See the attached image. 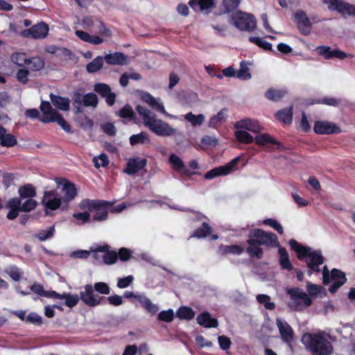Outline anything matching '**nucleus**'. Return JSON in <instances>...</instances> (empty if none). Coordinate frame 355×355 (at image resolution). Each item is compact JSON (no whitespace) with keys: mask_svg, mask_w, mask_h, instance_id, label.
<instances>
[{"mask_svg":"<svg viewBox=\"0 0 355 355\" xmlns=\"http://www.w3.org/2000/svg\"><path fill=\"white\" fill-rule=\"evenodd\" d=\"M93 162L96 168L106 167L109 164V159L106 154L102 153L98 157H94L93 158Z\"/></svg>","mask_w":355,"mask_h":355,"instance_id":"obj_51","label":"nucleus"},{"mask_svg":"<svg viewBox=\"0 0 355 355\" xmlns=\"http://www.w3.org/2000/svg\"><path fill=\"white\" fill-rule=\"evenodd\" d=\"M112 205V202L103 200L84 199L79 203V207L82 210L95 211L96 212L92 218L93 220L104 221L107 219L108 209Z\"/></svg>","mask_w":355,"mask_h":355,"instance_id":"obj_7","label":"nucleus"},{"mask_svg":"<svg viewBox=\"0 0 355 355\" xmlns=\"http://www.w3.org/2000/svg\"><path fill=\"white\" fill-rule=\"evenodd\" d=\"M129 141L130 145L134 146L138 144H148L150 143V139L146 132L142 131L139 134L131 135Z\"/></svg>","mask_w":355,"mask_h":355,"instance_id":"obj_33","label":"nucleus"},{"mask_svg":"<svg viewBox=\"0 0 355 355\" xmlns=\"http://www.w3.org/2000/svg\"><path fill=\"white\" fill-rule=\"evenodd\" d=\"M26 321L37 326L42 324V317L35 312L30 313L26 317Z\"/></svg>","mask_w":355,"mask_h":355,"instance_id":"obj_59","label":"nucleus"},{"mask_svg":"<svg viewBox=\"0 0 355 355\" xmlns=\"http://www.w3.org/2000/svg\"><path fill=\"white\" fill-rule=\"evenodd\" d=\"M104 58L103 56H97L86 66V70L88 73H95L100 70L103 65Z\"/></svg>","mask_w":355,"mask_h":355,"instance_id":"obj_36","label":"nucleus"},{"mask_svg":"<svg viewBox=\"0 0 355 355\" xmlns=\"http://www.w3.org/2000/svg\"><path fill=\"white\" fill-rule=\"evenodd\" d=\"M236 77L241 80H248L251 78L249 69L247 67H243V62L241 64V69L236 72Z\"/></svg>","mask_w":355,"mask_h":355,"instance_id":"obj_61","label":"nucleus"},{"mask_svg":"<svg viewBox=\"0 0 355 355\" xmlns=\"http://www.w3.org/2000/svg\"><path fill=\"white\" fill-rule=\"evenodd\" d=\"M313 130L318 135L339 134L342 132L338 125L328 121H316L314 123Z\"/></svg>","mask_w":355,"mask_h":355,"instance_id":"obj_16","label":"nucleus"},{"mask_svg":"<svg viewBox=\"0 0 355 355\" xmlns=\"http://www.w3.org/2000/svg\"><path fill=\"white\" fill-rule=\"evenodd\" d=\"M291 301L288 304L289 308L295 311L303 310L311 305L312 300L308 295L298 287L291 288L287 290Z\"/></svg>","mask_w":355,"mask_h":355,"instance_id":"obj_10","label":"nucleus"},{"mask_svg":"<svg viewBox=\"0 0 355 355\" xmlns=\"http://www.w3.org/2000/svg\"><path fill=\"white\" fill-rule=\"evenodd\" d=\"M293 107H286L277 111L275 116L276 119L284 125H290L293 121Z\"/></svg>","mask_w":355,"mask_h":355,"instance_id":"obj_28","label":"nucleus"},{"mask_svg":"<svg viewBox=\"0 0 355 355\" xmlns=\"http://www.w3.org/2000/svg\"><path fill=\"white\" fill-rule=\"evenodd\" d=\"M40 107L42 112V116L40 118V120L45 123L52 122L59 113L52 108L49 101H42Z\"/></svg>","mask_w":355,"mask_h":355,"instance_id":"obj_21","label":"nucleus"},{"mask_svg":"<svg viewBox=\"0 0 355 355\" xmlns=\"http://www.w3.org/2000/svg\"><path fill=\"white\" fill-rule=\"evenodd\" d=\"M58 186H62L63 193L62 211H67L69 209V203L73 200L78 195V191L74 183L65 178L57 179Z\"/></svg>","mask_w":355,"mask_h":355,"instance_id":"obj_11","label":"nucleus"},{"mask_svg":"<svg viewBox=\"0 0 355 355\" xmlns=\"http://www.w3.org/2000/svg\"><path fill=\"white\" fill-rule=\"evenodd\" d=\"M11 59L14 63L20 67L27 64L28 60L24 53H14L11 55Z\"/></svg>","mask_w":355,"mask_h":355,"instance_id":"obj_49","label":"nucleus"},{"mask_svg":"<svg viewBox=\"0 0 355 355\" xmlns=\"http://www.w3.org/2000/svg\"><path fill=\"white\" fill-rule=\"evenodd\" d=\"M104 60L110 65H125L128 62V56L121 52L106 54Z\"/></svg>","mask_w":355,"mask_h":355,"instance_id":"obj_24","label":"nucleus"},{"mask_svg":"<svg viewBox=\"0 0 355 355\" xmlns=\"http://www.w3.org/2000/svg\"><path fill=\"white\" fill-rule=\"evenodd\" d=\"M198 324L205 328H216L218 325V320L211 317L208 311H203L196 318Z\"/></svg>","mask_w":355,"mask_h":355,"instance_id":"obj_25","label":"nucleus"},{"mask_svg":"<svg viewBox=\"0 0 355 355\" xmlns=\"http://www.w3.org/2000/svg\"><path fill=\"white\" fill-rule=\"evenodd\" d=\"M18 192L21 198H32L36 196L35 189L31 184L20 187Z\"/></svg>","mask_w":355,"mask_h":355,"instance_id":"obj_37","label":"nucleus"},{"mask_svg":"<svg viewBox=\"0 0 355 355\" xmlns=\"http://www.w3.org/2000/svg\"><path fill=\"white\" fill-rule=\"evenodd\" d=\"M27 64L29 65L31 70L39 71L44 67V62L41 58L34 57L28 59Z\"/></svg>","mask_w":355,"mask_h":355,"instance_id":"obj_48","label":"nucleus"},{"mask_svg":"<svg viewBox=\"0 0 355 355\" xmlns=\"http://www.w3.org/2000/svg\"><path fill=\"white\" fill-rule=\"evenodd\" d=\"M141 98L143 101L146 103L153 110L162 113H166V110L163 104L158 103L155 97H153L149 93H144Z\"/></svg>","mask_w":355,"mask_h":355,"instance_id":"obj_32","label":"nucleus"},{"mask_svg":"<svg viewBox=\"0 0 355 355\" xmlns=\"http://www.w3.org/2000/svg\"><path fill=\"white\" fill-rule=\"evenodd\" d=\"M226 111V109H223L220 111H219L216 115H214L209 121V127L215 128L218 125H220L222 121L225 119V112Z\"/></svg>","mask_w":355,"mask_h":355,"instance_id":"obj_43","label":"nucleus"},{"mask_svg":"<svg viewBox=\"0 0 355 355\" xmlns=\"http://www.w3.org/2000/svg\"><path fill=\"white\" fill-rule=\"evenodd\" d=\"M136 110L143 119V123L151 132L159 137H169L175 134L176 130L142 105H137Z\"/></svg>","mask_w":355,"mask_h":355,"instance_id":"obj_2","label":"nucleus"},{"mask_svg":"<svg viewBox=\"0 0 355 355\" xmlns=\"http://www.w3.org/2000/svg\"><path fill=\"white\" fill-rule=\"evenodd\" d=\"M50 99L53 105L58 109L62 111H68L69 110L70 100L69 98L51 94Z\"/></svg>","mask_w":355,"mask_h":355,"instance_id":"obj_29","label":"nucleus"},{"mask_svg":"<svg viewBox=\"0 0 355 355\" xmlns=\"http://www.w3.org/2000/svg\"><path fill=\"white\" fill-rule=\"evenodd\" d=\"M49 33V26L44 22L38 23L30 28L25 29L21 32L24 37L33 39H43L46 37Z\"/></svg>","mask_w":355,"mask_h":355,"instance_id":"obj_14","label":"nucleus"},{"mask_svg":"<svg viewBox=\"0 0 355 355\" xmlns=\"http://www.w3.org/2000/svg\"><path fill=\"white\" fill-rule=\"evenodd\" d=\"M29 71L26 69H20L16 73V78L22 84H26L28 82Z\"/></svg>","mask_w":355,"mask_h":355,"instance_id":"obj_58","label":"nucleus"},{"mask_svg":"<svg viewBox=\"0 0 355 355\" xmlns=\"http://www.w3.org/2000/svg\"><path fill=\"white\" fill-rule=\"evenodd\" d=\"M257 300L259 304H263L264 307L268 310H273L275 308V304L270 302L269 295L259 294L257 296Z\"/></svg>","mask_w":355,"mask_h":355,"instance_id":"obj_46","label":"nucleus"},{"mask_svg":"<svg viewBox=\"0 0 355 355\" xmlns=\"http://www.w3.org/2000/svg\"><path fill=\"white\" fill-rule=\"evenodd\" d=\"M277 325L282 340L287 343L293 340L294 332L292 327L287 322H282L279 319L277 320Z\"/></svg>","mask_w":355,"mask_h":355,"instance_id":"obj_23","label":"nucleus"},{"mask_svg":"<svg viewBox=\"0 0 355 355\" xmlns=\"http://www.w3.org/2000/svg\"><path fill=\"white\" fill-rule=\"evenodd\" d=\"M189 5L195 12H202L216 7L214 0H190Z\"/></svg>","mask_w":355,"mask_h":355,"instance_id":"obj_26","label":"nucleus"},{"mask_svg":"<svg viewBox=\"0 0 355 355\" xmlns=\"http://www.w3.org/2000/svg\"><path fill=\"white\" fill-rule=\"evenodd\" d=\"M21 200L19 198H12L10 199L6 205L8 209H14L21 210Z\"/></svg>","mask_w":355,"mask_h":355,"instance_id":"obj_63","label":"nucleus"},{"mask_svg":"<svg viewBox=\"0 0 355 355\" xmlns=\"http://www.w3.org/2000/svg\"><path fill=\"white\" fill-rule=\"evenodd\" d=\"M103 262L111 265L114 263L118 259V254L115 251L109 250V246L107 245V250L103 252Z\"/></svg>","mask_w":355,"mask_h":355,"instance_id":"obj_45","label":"nucleus"},{"mask_svg":"<svg viewBox=\"0 0 355 355\" xmlns=\"http://www.w3.org/2000/svg\"><path fill=\"white\" fill-rule=\"evenodd\" d=\"M291 248L297 254L300 261H304L309 268L320 272L319 266L322 265L324 258L320 250H313L309 246L304 245L292 239L288 241Z\"/></svg>","mask_w":355,"mask_h":355,"instance_id":"obj_3","label":"nucleus"},{"mask_svg":"<svg viewBox=\"0 0 355 355\" xmlns=\"http://www.w3.org/2000/svg\"><path fill=\"white\" fill-rule=\"evenodd\" d=\"M236 129H245L253 132H259L262 128L257 121L251 119H245L235 123Z\"/></svg>","mask_w":355,"mask_h":355,"instance_id":"obj_22","label":"nucleus"},{"mask_svg":"<svg viewBox=\"0 0 355 355\" xmlns=\"http://www.w3.org/2000/svg\"><path fill=\"white\" fill-rule=\"evenodd\" d=\"M262 224L270 226L272 228L275 230L279 234H282L284 233L283 227L277 220L273 218H266L262 221Z\"/></svg>","mask_w":355,"mask_h":355,"instance_id":"obj_53","label":"nucleus"},{"mask_svg":"<svg viewBox=\"0 0 355 355\" xmlns=\"http://www.w3.org/2000/svg\"><path fill=\"white\" fill-rule=\"evenodd\" d=\"M285 92L279 89H269L265 94V96L268 100L278 101L284 97Z\"/></svg>","mask_w":355,"mask_h":355,"instance_id":"obj_41","label":"nucleus"},{"mask_svg":"<svg viewBox=\"0 0 355 355\" xmlns=\"http://www.w3.org/2000/svg\"><path fill=\"white\" fill-rule=\"evenodd\" d=\"M232 24L241 31L252 32L257 26V20L252 14L236 10L231 15Z\"/></svg>","mask_w":355,"mask_h":355,"instance_id":"obj_9","label":"nucleus"},{"mask_svg":"<svg viewBox=\"0 0 355 355\" xmlns=\"http://www.w3.org/2000/svg\"><path fill=\"white\" fill-rule=\"evenodd\" d=\"M157 319L165 322H171L174 319V312L173 309L162 311L159 314Z\"/></svg>","mask_w":355,"mask_h":355,"instance_id":"obj_54","label":"nucleus"},{"mask_svg":"<svg viewBox=\"0 0 355 355\" xmlns=\"http://www.w3.org/2000/svg\"><path fill=\"white\" fill-rule=\"evenodd\" d=\"M324 3H328L330 10H336L340 13H347L350 16L355 17V6L340 0H324Z\"/></svg>","mask_w":355,"mask_h":355,"instance_id":"obj_17","label":"nucleus"},{"mask_svg":"<svg viewBox=\"0 0 355 355\" xmlns=\"http://www.w3.org/2000/svg\"><path fill=\"white\" fill-rule=\"evenodd\" d=\"M279 247L278 253L279 255V263L282 270H287L288 271H291L293 269V266L289 259V255L287 250L283 248Z\"/></svg>","mask_w":355,"mask_h":355,"instance_id":"obj_31","label":"nucleus"},{"mask_svg":"<svg viewBox=\"0 0 355 355\" xmlns=\"http://www.w3.org/2000/svg\"><path fill=\"white\" fill-rule=\"evenodd\" d=\"M239 157H236L225 165L215 167L205 174V178L211 180L219 176L227 175L231 173L237 166Z\"/></svg>","mask_w":355,"mask_h":355,"instance_id":"obj_13","label":"nucleus"},{"mask_svg":"<svg viewBox=\"0 0 355 355\" xmlns=\"http://www.w3.org/2000/svg\"><path fill=\"white\" fill-rule=\"evenodd\" d=\"M81 101H83L82 105L85 107L91 106L96 107L98 103L97 96L93 92H89L85 94Z\"/></svg>","mask_w":355,"mask_h":355,"instance_id":"obj_38","label":"nucleus"},{"mask_svg":"<svg viewBox=\"0 0 355 355\" xmlns=\"http://www.w3.org/2000/svg\"><path fill=\"white\" fill-rule=\"evenodd\" d=\"M318 53L320 55L323 56L325 59H331L336 58L339 60H343L346 58H353L352 54H347L338 49H331L328 46H320L317 48Z\"/></svg>","mask_w":355,"mask_h":355,"instance_id":"obj_18","label":"nucleus"},{"mask_svg":"<svg viewBox=\"0 0 355 355\" xmlns=\"http://www.w3.org/2000/svg\"><path fill=\"white\" fill-rule=\"evenodd\" d=\"M107 250V245H99L93 252L92 258L96 261L97 263L103 261V255H100L99 252H103Z\"/></svg>","mask_w":355,"mask_h":355,"instance_id":"obj_60","label":"nucleus"},{"mask_svg":"<svg viewBox=\"0 0 355 355\" xmlns=\"http://www.w3.org/2000/svg\"><path fill=\"white\" fill-rule=\"evenodd\" d=\"M249 41L266 51H272V44L266 40H263L261 37L251 36L249 37Z\"/></svg>","mask_w":355,"mask_h":355,"instance_id":"obj_42","label":"nucleus"},{"mask_svg":"<svg viewBox=\"0 0 355 355\" xmlns=\"http://www.w3.org/2000/svg\"><path fill=\"white\" fill-rule=\"evenodd\" d=\"M294 18L300 33L304 35H309L311 32L312 24L306 12L302 10H297Z\"/></svg>","mask_w":355,"mask_h":355,"instance_id":"obj_15","label":"nucleus"},{"mask_svg":"<svg viewBox=\"0 0 355 355\" xmlns=\"http://www.w3.org/2000/svg\"><path fill=\"white\" fill-rule=\"evenodd\" d=\"M94 89L101 97L105 98V101L109 106H112L114 104L116 94L111 92V88L108 85L98 83L94 85Z\"/></svg>","mask_w":355,"mask_h":355,"instance_id":"obj_19","label":"nucleus"},{"mask_svg":"<svg viewBox=\"0 0 355 355\" xmlns=\"http://www.w3.org/2000/svg\"><path fill=\"white\" fill-rule=\"evenodd\" d=\"M52 122H57L58 125L67 132H71V128L70 125L62 117V114L58 113L55 117V120Z\"/></svg>","mask_w":355,"mask_h":355,"instance_id":"obj_57","label":"nucleus"},{"mask_svg":"<svg viewBox=\"0 0 355 355\" xmlns=\"http://www.w3.org/2000/svg\"><path fill=\"white\" fill-rule=\"evenodd\" d=\"M241 0H223L225 12L230 13L234 11L240 5Z\"/></svg>","mask_w":355,"mask_h":355,"instance_id":"obj_47","label":"nucleus"},{"mask_svg":"<svg viewBox=\"0 0 355 355\" xmlns=\"http://www.w3.org/2000/svg\"><path fill=\"white\" fill-rule=\"evenodd\" d=\"M184 119L191 123L193 126L200 125L205 121V116L202 114H193L191 112L184 115Z\"/></svg>","mask_w":355,"mask_h":355,"instance_id":"obj_40","label":"nucleus"},{"mask_svg":"<svg viewBox=\"0 0 355 355\" xmlns=\"http://www.w3.org/2000/svg\"><path fill=\"white\" fill-rule=\"evenodd\" d=\"M234 136L236 140L242 144H250L254 141L255 143L261 146H268V144H272L276 146L275 148H271V150H284V145L272 137L268 133H263L257 135L254 138L247 131L240 130L234 132Z\"/></svg>","mask_w":355,"mask_h":355,"instance_id":"obj_6","label":"nucleus"},{"mask_svg":"<svg viewBox=\"0 0 355 355\" xmlns=\"http://www.w3.org/2000/svg\"><path fill=\"white\" fill-rule=\"evenodd\" d=\"M169 161L172 164L173 169L176 171H181L184 168V162L178 155L175 154L171 155Z\"/></svg>","mask_w":355,"mask_h":355,"instance_id":"obj_52","label":"nucleus"},{"mask_svg":"<svg viewBox=\"0 0 355 355\" xmlns=\"http://www.w3.org/2000/svg\"><path fill=\"white\" fill-rule=\"evenodd\" d=\"M80 300V295L78 297V295H71L69 293L64 302V304L69 308H72L78 304Z\"/></svg>","mask_w":355,"mask_h":355,"instance_id":"obj_62","label":"nucleus"},{"mask_svg":"<svg viewBox=\"0 0 355 355\" xmlns=\"http://www.w3.org/2000/svg\"><path fill=\"white\" fill-rule=\"evenodd\" d=\"M30 290L40 296L49 297L50 291H44L42 284L34 283L31 287Z\"/></svg>","mask_w":355,"mask_h":355,"instance_id":"obj_55","label":"nucleus"},{"mask_svg":"<svg viewBox=\"0 0 355 355\" xmlns=\"http://www.w3.org/2000/svg\"><path fill=\"white\" fill-rule=\"evenodd\" d=\"M322 281L324 285H327L332 282V284L329 288V291L331 293H334L346 283L347 278L345 273L340 270L333 268L329 272L327 266H324L322 270Z\"/></svg>","mask_w":355,"mask_h":355,"instance_id":"obj_8","label":"nucleus"},{"mask_svg":"<svg viewBox=\"0 0 355 355\" xmlns=\"http://www.w3.org/2000/svg\"><path fill=\"white\" fill-rule=\"evenodd\" d=\"M117 115L122 119L134 120L136 118L135 113L129 104L125 105L118 112Z\"/></svg>","mask_w":355,"mask_h":355,"instance_id":"obj_39","label":"nucleus"},{"mask_svg":"<svg viewBox=\"0 0 355 355\" xmlns=\"http://www.w3.org/2000/svg\"><path fill=\"white\" fill-rule=\"evenodd\" d=\"M103 131L109 136H114L116 133V129L113 123L107 122L101 125Z\"/></svg>","mask_w":355,"mask_h":355,"instance_id":"obj_64","label":"nucleus"},{"mask_svg":"<svg viewBox=\"0 0 355 355\" xmlns=\"http://www.w3.org/2000/svg\"><path fill=\"white\" fill-rule=\"evenodd\" d=\"M147 165L146 158L132 157L130 158L127 162L124 172L128 175H134L142 170Z\"/></svg>","mask_w":355,"mask_h":355,"instance_id":"obj_20","label":"nucleus"},{"mask_svg":"<svg viewBox=\"0 0 355 355\" xmlns=\"http://www.w3.org/2000/svg\"><path fill=\"white\" fill-rule=\"evenodd\" d=\"M42 203L44 206L46 215H49V210L55 211L62 209V199L59 197L57 190L45 191L42 199Z\"/></svg>","mask_w":355,"mask_h":355,"instance_id":"obj_12","label":"nucleus"},{"mask_svg":"<svg viewBox=\"0 0 355 355\" xmlns=\"http://www.w3.org/2000/svg\"><path fill=\"white\" fill-rule=\"evenodd\" d=\"M136 300L146 311L152 315L155 314L159 310L157 305L152 303L144 294H138L136 297Z\"/></svg>","mask_w":355,"mask_h":355,"instance_id":"obj_30","label":"nucleus"},{"mask_svg":"<svg viewBox=\"0 0 355 355\" xmlns=\"http://www.w3.org/2000/svg\"><path fill=\"white\" fill-rule=\"evenodd\" d=\"M176 316L180 320H190L195 316V311L189 306H182L176 311Z\"/></svg>","mask_w":355,"mask_h":355,"instance_id":"obj_35","label":"nucleus"},{"mask_svg":"<svg viewBox=\"0 0 355 355\" xmlns=\"http://www.w3.org/2000/svg\"><path fill=\"white\" fill-rule=\"evenodd\" d=\"M302 340L312 354L330 355L333 352L332 344L324 338L322 334L306 333Z\"/></svg>","mask_w":355,"mask_h":355,"instance_id":"obj_5","label":"nucleus"},{"mask_svg":"<svg viewBox=\"0 0 355 355\" xmlns=\"http://www.w3.org/2000/svg\"><path fill=\"white\" fill-rule=\"evenodd\" d=\"M17 144V140L15 136L10 133H4V135L0 142L1 146L4 147H13Z\"/></svg>","mask_w":355,"mask_h":355,"instance_id":"obj_44","label":"nucleus"},{"mask_svg":"<svg viewBox=\"0 0 355 355\" xmlns=\"http://www.w3.org/2000/svg\"><path fill=\"white\" fill-rule=\"evenodd\" d=\"M211 231V227L207 222H202L201 226L193 232L191 237L203 239L209 235Z\"/></svg>","mask_w":355,"mask_h":355,"instance_id":"obj_34","label":"nucleus"},{"mask_svg":"<svg viewBox=\"0 0 355 355\" xmlns=\"http://www.w3.org/2000/svg\"><path fill=\"white\" fill-rule=\"evenodd\" d=\"M94 291L103 295H108L110 293V288L107 284L103 282H96L94 284H87L84 286V291H80V300L88 306L94 307L100 304H105V297H100L94 293Z\"/></svg>","mask_w":355,"mask_h":355,"instance_id":"obj_4","label":"nucleus"},{"mask_svg":"<svg viewBox=\"0 0 355 355\" xmlns=\"http://www.w3.org/2000/svg\"><path fill=\"white\" fill-rule=\"evenodd\" d=\"M55 233L54 225L51 226L48 230H42L36 234V237L40 241H46L53 237Z\"/></svg>","mask_w":355,"mask_h":355,"instance_id":"obj_50","label":"nucleus"},{"mask_svg":"<svg viewBox=\"0 0 355 355\" xmlns=\"http://www.w3.org/2000/svg\"><path fill=\"white\" fill-rule=\"evenodd\" d=\"M37 202L35 200L28 198L21 206V211L29 212L36 208Z\"/></svg>","mask_w":355,"mask_h":355,"instance_id":"obj_56","label":"nucleus"},{"mask_svg":"<svg viewBox=\"0 0 355 355\" xmlns=\"http://www.w3.org/2000/svg\"><path fill=\"white\" fill-rule=\"evenodd\" d=\"M84 90L83 89H79L73 92L71 96L72 106L73 114L76 115H78L83 112V109L82 107L83 101L81 99L84 97Z\"/></svg>","mask_w":355,"mask_h":355,"instance_id":"obj_27","label":"nucleus"},{"mask_svg":"<svg viewBox=\"0 0 355 355\" xmlns=\"http://www.w3.org/2000/svg\"><path fill=\"white\" fill-rule=\"evenodd\" d=\"M248 246L245 248L242 245L220 244L217 250V254L225 256L229 254L241 255L245 252L251 259H261L263 257V248H275L279 245L277 236L271 232H266L261 228L250 230L248 239L245 241Z\"/></svg>","mask_w":355,"mask_h":355,"instance_id":"obj_1","label":"nucleus"}]
</instances>
